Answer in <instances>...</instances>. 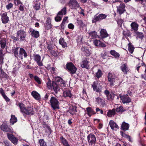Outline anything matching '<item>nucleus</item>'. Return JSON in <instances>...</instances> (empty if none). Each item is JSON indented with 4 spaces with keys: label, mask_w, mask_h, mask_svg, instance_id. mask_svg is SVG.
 Instances as JSON below:
<instances>
[{
    "label": "nucleus",
    "mask_w": 146,
    "mask_h": 146,
    "mask_svg": "<svg viewBox=\"0 0 146 146\" xmlns=\"http://www.w3.org/2000/svg\"><path fill=\"white\" fill-rule=\"evenodd\" d=\"M18 106L20 108L21 112L24 116L26 115L33 114V108L31 107H25V105L22 103H19Z\"/></svg>",
    "instance_id": "1"
},
{
    "label": "nucleus",
    "mask_w": 146,
    "mask_h": 146,
    "mask_svg": "<svg viewBox=\"0 0 146 146\" xmlns=\"http://www.w3.org/2000/svg\"><path fill=\"white\" fill-rule=\"evenodd\" d=\"M50 105L53 110H55L56 109H59V102L58 99L55 97H52L50 100Z\"/></svg>",
    "instance_id": "2"
},
{
    "label": "nucleus",
    "mask_w": 146,
    "mask_h": 146,
    "mask_svg": "<svg viewBox=\"0 0 146 146\" xmlns=\"http://www.w3.org/2000/svg\"><path fill=\"white\" fill-rule=\"evenodd\" d=\"M87 140L89 146H94L96 142V138L92 133H90L87 136Z\"/></svg>",
    "instance_id": "3"
},
{
    "label": "nucleus",
    "mask_w": 146,
    "mask_h": 146,
    "mask_svg": "<svg viewBox=\"0 0 146 146\" xmlns=\"http://www.w3.org/2000/svg\"><path fill=\"white\" fill-rule=\"evenodd\" d=\"M33 57L34 60L36 62L38 66H42L43 65L42 62L44 58L42 59L40 56L38 54H35L33 55Z\"/></svg>",
    "instance_id": "4"
},
{
    "label": "nucleus",
    "mask_w": 146,
    "mask_h": 146,
    "mask_svg": "<svg viewBox=\"0 0 146 146\" xmlns=\"http://www.w3.org/2000/svg\"><path fill=\"white\" fill-rule=\"evenodd\" d=\"M17 37L19 38L20 41H23L25 40L26 36V33L24 30L21 29L18 31L17 34Z\"/></svg>",
    "instance_id": "5"
},
{
    "label": "nucleus",
    "mask_w": 146,
    "mask_h": 146,
    "mask_svg": "<svg viewBox=\"0 0 146 146\" xmlns=\"http://www.w3.org/2000/svg\"><path fill=\"white\" fill-rule=\"evenodd\" d=\"M67 68L68 69L69 72L72 74L75 73L77 70V68L71 62L68 63L66 65Z\"/></svg>",
    "instance_id": "6"
},
{
    "label": "nucleus",
    "mask_w": 146,
    "mask_h": 146,
    "mask_svg": "<svg viewBox=\"0 0 146 146\" xmlns=\"http://www.w3.org/2000/svg\"><path fill=\"white\" fill-rule=\"evenodd\" d=\"M119 97L122 103L123 104L128 103L131 102L130 98L129 97L128 95L127 94L123 95L120 94Z\"/></svg>",
    "instance_id": "7"
},
{
    "label": "nucleus",
    "mask_w": 146,
    "mask_h": 146,
    "mask_svg": "<svg viewBox=\"0 0 146 146\" xmlns=\"http://www.w3.org/2000/svg\"><path fill=\"white\" fill-rule=\"evenodd\" d=\"M19 52V58L21 59L22 60L23 59V56L25 58H26L28 56L27 53L23 48H20Z\"/></svg>",
    "instance_id": "8"
},
{
    "label": "nucleus",
    "mask_w": 146,
    "mask_h": 146,
    "mask_svg": "<svg viewBox=\"0 0 146 146\" xmlns=\"http://www.w3.org/2000/svg\"><path fill=\"white\" fill-rule=\"evenodd\" d=\"M92 87L94 91L99 93L101 92L102 87L99 83L94 82L93 84L92 85Z\"/></svg>",
    "instance_id": "9"
},
{
    "label": "nucleus",
    "mask_w": 146,
    "mask_h": 146,
    "mask_svg": "<svg viewBox=\"0 0 146 146\" xmlns=\"http://www.w3.org/2000/svg\"><path fill=\"white\" fill-rule=\"evenodd\" d=\"M68 5L71 8L79 7V5L76 0H70Z\"/></svg>",
    "instance_id": "10"
},
{
    "label": "nucleus",
    "mask_w": 146,
    "mask_h": 146,
    "mask_svg": "<svg viewBox=\"0 0 146 146\" xmlns=\"http://www.w3.org/2000/svg\"><path fill=\"white\" fill-rule=\"evenodd\" d=\"M7 135L8 139L11 141L12 143L15 145L17 144L18 139L13 135L9 133H7Z\"/></svg>",
    "instance_id": "11"
},
{
    "label": "nucleus",
    "mask_w": 146,
    "mask_h": 146,
    "mask_svg": "<svg viewBox=\"0 0 146 146\" xmlns=\"http://www.w3.org/2000/svg\"><path fill=\"white\" fill-rule=\"evenodd\" d=\"M125 5L123 3H121L118 6H117V11L118 12L120 15L123 14L125 11Z\"/></svg>",
    "instance_id": "12"
},
{
    "label": "nucleus",
    "mask_w": 146,
    "mask_h": 146,
    "mask_svg": "<svg viewBox=\"0 0 146 146\" xmlns=\"http://www.w3.org/2000/svg\"><path fill=\"white\" fill-rule=\"evenodd\" d=\"M93 72H94L95 76L98 78L101 77L102 75V73L101 70L97 68L96 67H94L93 68Z\"/></svg>",
    "instance_id": "13"
},
{
    "label": "nucleus",
    "mask_w": 146,
    "mask_h": 146,
    "mask_svg": "<svg viewBox=\"0 0 146 146\" xmlns=\"http://www.w3.org/2000/svg\"><path fill=\"white\" fill-rule=\"evenodd\" d=\"M1 129L4 131L12 133V131L8 125L5 123L2 124L1 126Z\"/></svg>",
    "instance_id": "14"
},
{
    "label": "nucleus",
    "mask_w": 146,
    "mask_h": 146,
    "mask_svg": "<svg viewBox=\"0 0 146 146\" xmlns=\"http://www.w3.org/2000/svg\"><path fill=\"white\" fill-rule=\"evenodd\" d=\"M1 19L3 23L6 24L7 23L9 20V18L7 16V13L6 12H5L1 15Z\"/></svg>",
    "instance_id": "15"
},
{
    "label": "nucleus",
    "mask_w": 146,
    "mask_h": 146,
    "mask_svg": "<svg viewBox=\"0 0 146 146\" xmlns=\"http://www.w3.org/2000/svg\"><path fill=\"white\" fill-rule=\"evenodd\" d=\"M115 76L114 75L111 73H109L108 75V78L109 81L110 82V85L111 86H113L115 81Z\"/></svg>",
    "instance_id": "16"
},
{
    "label": "nucleus",
    "mask_w": 146,
    "mask_h": 146,
    "mask_svg": "<svg viewBox=\"0 0 146 146\" xmlns=\"http://www.w3.org/2000/svg\"><path fill=\"white\" fill-rule=\"evenodd\" d=\"M104 93L106 96L107 98L109 100H112L114 98V94L112 93H110L107 90H105Z\"/></svg>",
    "instance_id": "17"
},
{
    "label": "nucleus",
    "mask_w": 146,
    "mask_h": 146,
    "mask_svg": "<svg viewBox=\"0 0 146 146\" xmlns=\"http://www.w3.org/2000/svg\"><path fill=\"white\" fill-rule=\"evenodd\" d=\"M81 51L84 53L87 56H89L90 55V52L89 48L86 46H82L81 48Z\"/></svg>",
    "instance_id": "18"
},
{
    "label": "nucleus",
    "mask_w": 146,
    "mask_h": 146,
    "mask_svg": "<svg viewBox=\"0 0 146 146\" xmlns=\"http://www.w3.org/2000/svg\"><path fill=\"white\" fill-rule=\"evenodd\" d=\"M29 31L32 36L35 38H37L39 36V33L38 31H35L32 28H30L29 29Z\"/></svg>",
    "instance_id": "19"
},
{
    "label": "nucleus",
    "mask_w": 146,
    "mask_h": 146,
    "mask_svg": "<svg viewBox=\"0 0 146 146\" xmlns=\"http://www.w3.org/2000/svg\"><path fill=\"white\" fill-rule=\"evenodd\" d=\"M94 44L97 46L98 47H105L106 44L100 41V40L97 39L95 40L94 41Z\"/></svg>",
    "instance_id": "20"
},
{
    "label": "nucleus",
    "mask_w": 146,
    "mask_h": 146,
    "mask_svg": "<svg viewBox=\"0 0 146 146\" xmlns=\"http://www.w3.org/2000/svg\"><path fill=\"white\" fill-rule=\"evenodd\" d=\"M52 86L53 87V89L56 94L58 93V92L60 90V88L59 86L58 85L57 83L54 82H53L52 84Z\"/></svg>",
    "instance_id": "21"
},
{
    "label": "nucleus",
    "mask_w": 146,
    "mask_h": 146,
    "mask_svg": "<svg viewBox=\"0 0 146 146\" xmlns=\"http://www.w3.org/2000/svg\"><path fill=\"white\" fill-rule=\"evenodd\" d=\"M120 68L121 70L124 74H126L129 71L128 67L125 64H121Z\"/></svg>",
    "instance_id": "22"
},
{
    "label": "nucleus",
    "mask_w": 146,
    "mask_h": 146,
    "mask_svg": "<svg viewBox=\"0 0 146 146\" xmlns=\"http://www.w3.org/2000/svg\"><path fill=\"white\" fill-rule=\"evenodd\" d=\"M31 95L36 100H38L40 99V95L35 91H33L32 92Z\"/></svg>",
    "instance_id": "23"
},
{
    "label": "nucleus",
    "mask_w": 146,
    "mask_h": 146,
    "mask_svg": "<svg viewBox=\"0 0 146 146\" xmlns=\"http://www.w3.org/2000/svg\"><path fill=\"white\" fill-rule=\"evenodd\" d=\"M109 124L112 129H114V128L118 129H119L118 125L115 123L113 121L111 120L110 121Z\"/></svg>",
    "instance_id": "24"
},
{
    "label": "nucleus",
    "mask_w": 146,
    "mask_h": 146,
    "mask_svg": "<svg viewBox=\"0 0 146 146\" xmlns=\"http://www.w3.org/2000/svg\"><path fill=\"white\" fill-rule=\"evenodd\" d=\"M129 127V125L128 123L123 121L121 124V128L124 131L127 130Z\"/></svg>",
    "instance_id": "25"
},
{
    "label": "nucleus",
    "mask_w": 146,
    "mask_h": 146,
    "mask_svg": "<svg viewBox=\"0 0 146 146\" xmlns=\"http://www.w3.org/2000/svg\"><path fill=\"white\" fill-rule=\"evenodd\" d=\"M81 65L82 68H85L87 69H89L90 68L88 65V62L86 60L83 61Z\"/></svg>",
    "instance_id": "26"
},
{
    "label": "nucleus",
    "mask_w": 146,
    "mask_h": 146,
    "mask_svg": "<svg viewBox=\"0 0 146 146\" xmlns=\"http://www.w3.org/2000/svg\"><path fill=\"white\" fill-rule=\"evenodd\" d=\"M96 102L100 106L103 107L105 105V101L103 99L98 97L96 98Z\"/></svg>",
    "instance_id": "27"
},
{
    "label": "nucleus",
    "mask_w": 146,
    "mask_h": 146,
    "mask_svg": "<svg viewBox=\"0 0 146 146\" xmlns=\"http://www.w3.org/2000/svg\"><path fill=\"white\" fill-rule=\"evenodd\" d=\"M130 26L131 29L135 31H136L138 30L139 25L136 22H133L131 24Z\"/></svg>",
    "instance_id": "28"
},
{
    "label": "nucleus",
    "mask_w": 146,
    "mask_h": 146,
    "mask_svg": "<svg viewBox=\"0 0 146 146\" xmlns=\"http://www.w3.org/2000/svg\"><path fill=\"white\" fill-rule=\"evenodd\" d=\"M100 36L102 38H106L108 36L106 31L104 29H102L100 31Z\"/></svg>",
    "instance_id": "29"
},
{
    "label": "nucleus",
    "mask_w": 146,
    "mask_h": 146,
    "mask_svg": "<svg viewBox=\"0 0 146 146\" xmlns=\"http://www.w3.org/2000/svg\"><path fill=\"white\" fill-rule=\"evenodd\" d=\"M1 47L2 48H5L6 44V41L5 38H1L0 40Z\"/></svg>",
    "instance_id": "30"
},
{
    "label": "nucleus",
    "mask_w": 146,
    "mask_h": 146,
    "mask_svg": "<svg viewBox=\"0 0 146 146\" xmlns=\"http://www.w3.org/2000/svg\"><path fill=\"white\" fill-rule=\"evenodd\" d=\"M120 133L122 137L126 138L130 142H132L133 140L131 139L130 136L129 135H127L122 131H120Z\"/></svg>",
    "instance_id": "31"
},
{
    "label": "nucleus",
    "mask_w": 146,
    "mask_h": 146,
    "mask_svg": "<svg viewBox=\"0 0 146 146\" xmlns=\"http://www.w3.org/2000/svg\"><path fill=\"white\" fill-rule=\"evenodd\" d=\"M120 133L122 137L126 138L130 142H132L133 140L131 139L130 136L129 135H127L122 131H120Z\"/></svg>",
    "instance_id": "32"
},
{
    "label": "nucleus",
    "mask_w": 146,
    "mask_h": 146,
    "mask_svg": "<svg viewBox=\"0 0 146 146\" xmlns=\"http://www.w3.org/2000/svg\"><path fill=\"white\" fill-rule=\"evenodd\" d=\"M59 43L61 44L63 48H65L67 46L66 43L64 41L63 38H61L59 40Z\"/></svg>",
    "instance_id": "33"
},
{
    "label": "nucleus",
    "mask_w": 146,
    "mask_h": 146,
    "mask_svg": "<svg viewBox=\"0 0 146 146\" xmlns=\"http://www.w3.org/2000/svg\"><path fill=\"white\" fill-rule=\"evenodd\" d=\"M115 114V109H113L112 110H109L107 113V115L109 117H111L112 115L114 116Z\"/></svg>",
    "instance_id": "34"
},
{
    "label": "nucleus",
    "mask_w": 146,
    "mask_h": 146,
    "mask_svg": "<svg viewBox=\"0 0 146 146\" xmlns=\"http://www.w3.org/2000/svg\"><path fill=\"white\" fill-rule=\"evenodd\" d=\"M110 52V54L113 56L115 58H118L119 57L120 55L119 54L116 52L114 50H111Z\"/></svg>",
    "instance_id": "35"
},
{
    "label": "nucleus",
    "mask_w": 146,
    "mask_h": 146,
    "mask_svg": "<svg viewBox=\"0 0 146 146\" xmlns=\"http://www.w3.org/2000/svg\"><path fill=\"white\" fill-rule=\"evenodd\" d=\"M19 48L18 47L13 50V53L15 57L17 58H19V53H18Z\"/></svg>",
    "instance_id": "36"
},
{
    "label": "nucleus",
    "mask_w": 146,
    "mask_h": 146,
    "mask_svg": "<svg viewBox=\"0 0 146 146\" xmlns=\"http://www.w3.org/2000/svg\"><path fill=\"white\" fill-rule=\"evenodd\" d=\"M17 121V118L15 117V115H11V118L10 120V122L12 125H13Z\"/></svg>",
    "instance_id": "37"
},
{
    "label": "nucleus",
    "mask_w": 146,
    "mask_h": 146,
    "mask_svg": "<svg viewBox=\"0 0 146 146\" xmlns=\"http://www.w3.org/2000/svg\"><path fill=\"white\" fill-rule=\"evenodd\" d=\"M86 110L87 112V114L89 116H91L90 113H92L93 114H96V113L94 112V111L93 109H92L90 107H88L86 108Z\"/></svg>",
    "instance_id": "38"
},
{
    "label": "nucleus",
    "mask_w": 146,
    "mask_h": 146,
    "mask_svg": "<svg viewBox=\"0 0 146 146\" xmlns=\"http://www.w3.org/2000/svg\"><path fill=\"white\" fill-rule=\"evenodd\" d=\"M66 8L65 7H64L58 13V15H60L61 16H62L63 15H65L66 14Z\"/></svg>",
    "instance_id": "39"
},
{
    "label": "nucleus",
    "mask_w": 146,
    "mask_h": 146,
    "mask_svg": "<svg viewBox=\"0 0 146 146\" xmlns=\"http://www.w3.org/2000/svg\"><path fill=\"white\" fill-rule=\"evenodd\" d=\"M63 96L64 97H71L72 95L70 92L69 90H66L63 92Z\"/></svg>",
    "instance_id": "40"
},
{
    "label": "nucleus",
    "mask_w": 146,
    "mask_h": 146,
    "mask_svg": "<svg viewBox=\"0 0 146 146\" xmlns=\"http://www.w3.org/2000/svg\"><path fill=\"white\" fill-rule=\"evenodd\" d=\"M128 50L129 52L132 53L134 51V48L133 45L131 43H129L128 44Z\"/></svg>",
    "instance_id": "41"
},
{
    "label": "nucleus",
    "mask_w": 146,
    "mask_h": 146,
    "mask_svg": "<svg viewBox=\"0 0 146 146\" xmlns=\"http://www.w3.org/2000/svg\"><path fill=\"white\" fill-rule=\"evenodd\" d=\"M2 50L0 49V64L1 66L3 64L4 59L3 54L2 53Z\"/></svg>",
    "instance_id": "42"
},
{
    "label": "nucleus",
    "mask_w": 146,
    "mask_h": 146,
    "mask_svg": "<svg viewBox=\"0 0 146 146\" xmlns=\"http://www.w3.org/2000/svg\"><path fill=\"white\" fill-rule=\"evenodd\" d=\"M62 142V144L64 146H70L67 140L65 138L62 137L61 138Z\"/></svg>",
    "instance_id": "43"
},
{
    "label": "nucleus",
    "mask_w": 146,
    "mask_h": 146,
    "mask_svg": "<svg viewBox=\"0 0 146 146\" xmlns=\"http://www.w3.org/2000/svg\"><path fill=\"white\" fill-rule=\"evenodd\" d=\"M38 143L40 146H47L46 143L43 139L39 140Z\"/></svg>",
    "instance_id": "44"
},
{
    "label": "nucleus",
    "mask_w": 146,
    "mask_h": 146,
    "mask_svg": "<svg viewBox=\"0 0 146 146\" xmlns=\"http://www.w3.org/2000/svg\"><path fill=\"white\" fill-rule=\"evenodd\" d=\"M101 20L99 15L96 16H95L92 20V22L95 23L97 21Z\"/></svg>",
    "instance_id": "45"
},
{
    "label": "nucleus",
    "mask_w": 146,
    "mask_h": 146,
    "mask_svg": "<svg viewBox=\"0 0 146 146\" xmlns=\"http://www.w3.org/2000/svg\"><path fill=\"white\" fill-rule=\"evenodd\" d=\"M40 7V3L39 2H36L35 3V6L34 7V8L36 10H39Z\"/></svg>",
    "instance_id": "46"
},
{
    "label": "nucleus",
    "mask_w": 146,
    "mask_h": 146,
    "mask_svg": "<svg viewBox=\"0 0 146 146\" xmlns=\"http://www.w3.org/2000/svg\"><path fill=\"white\" fill-rule=\"evenodd\" d=\"M76 112V108L74 107H72V108H71L69 110V113L72 115L75 113Z\"/></svg>",
    "instance_id": "47"
},
{
    "label": "nucleus",
    "mask_w": 146,
    "mask_h": 146,
    "mask_svg": "<svg viewBox=\"0 0 146 146\" xmlns=\"http://www.w3.org/2000/svg\"><path fill=\"white\" fill-rule=\"evenodd\" d=\"M62 16L58 15V13L57 16L55 18V21L57 22L60 21L62 20Z\"/></svg>",
    "instance_id": "48"
},
{
    "label": "nucleus",
    "mask_w": 146,
    "mask_h": 146,
    "mask_svg": "<svg viewBox=\"0 0 146 146\" xmlns=\"http://www.w3.org/2000/svg\"><path fill=\"white\" fill-rule=\"evenodd\" d=\"M34 79L38 84H41V79L39 78L38 76H35L34 77Z\"/></svg>",
    "instance_id": "49"
},
{
    "label": "nucleus",
    "mask_w": 146,
    "mask_h": 146,
    "mask_svg": "<svg viewBox=\"0 0 146 146\" xmlns=\"http://www.w3.org/2000/svg\"><path fill=\"white\" fill-rule=\"evenodd\" d=\"M51 19L50 18H48L46 19V25H48V28L49 29L51 28Z\"/></svg>",
    "instance_id": "50"
},
{
    "label": "nucleus",
    "mask_w": 146,
    "mask_h": 146,
    "mask_svg": "<svg viewBox=\"0 0 146 146\" xmlns=\"http://www.w3.org/2000/svg\"><path fill=\"white\" fill-rule=\"evenodd\" d=\"M58 85L61 87H64L65 86V82L63 80L62 78L60 80V83H57Z\"/></svg>",
    "instance_id": "51"
},
{
    "label": "nucleus",
    "mask_w": 146,
    "mask_h": 146,
    "mask_svg": "<svg viewBox=\"0 0 146 146\" xmlns=\"http://www.w3.org/2000/svg\"><path fill=\"white\" fill-rule=\"evenodd\" d=\"M90 35L93 38H96L97 36V33L95 31H93L91 32L90 33Z\"/></svg>",
    "instance_id": "52"
},
{
    "label": "nucleus",
    "mask_w": 146,
    "mask_h": 146,
    "mask_svg": "<svg viewBox=\"0 0 146 146\" xmlns=\"http://www.w3.org/2000/svg\"><path fill=\"white\" fill-rule=\"evenodd\" d=\"M144 37V35L142 33H137V38L140 39H142Z\"/></svg>",
    "instance_id": "53"
},
{
    "label": "nucleus",
    "mask_w": 146,
    "mask_h": 146,
    "mask_svg": "<svg viewBox=\"0 0 146 146\" xmlns=\"http://www.w3.org/2000/svg\"><path fill=\"white\" fill-rule=\"evenodd\" d=\"M62 78L61 77L59 76L55 77V79L56 82H55L57 83H60V80H61Z\"/></svg>",
    "instance_id": "54"
},
{
    "label": "nucleus",
    "mask_w": 146,
    "mask_h": 146,
    "mask_svg": "<svg viewBox=\"0 0 146 146\" xmlns=\"http://www.w3.org/2000/svg\"><path fill=\"white\" fill-rule=\"evenodd\" d=\"M77 23L80 26L84 27L85 26V25L83 22L80 20H77Z\"/></svg>",
    "instance_id": "55"
},
{
    "label": "nucleus",
    "mask_w": 146,
    "mask_h": 146,
    "mask_svg": "<svg viewBox=\"0 0 146 146\" xmlns=\"http://www.w3.org/2000/svg\"><path fill=\"white\" fill-rule=\"evenodd\" d=\"M123 34L126 37L129 36L130 35V33L128 31H124Z\"/></svg>",
    "instance_id": "56"
},
{
    "label": "nucleus",
    "mask_w": 146,
    "mask_h": 146,
    "mask_svg": "<svg viewBox=\"0 0 146 146\" xmlns=\"http://www.w3.org/2000/svg\"><path fill=\"white\" fill-rule=\"evenodd\" d=\"M101 20L105 19L107 16V15L105 14H101L99 15Z\"/></svg>",
    "instance_id": "57"
},
{
    "label": "nucleus",
    "mask_w": 146,
    "mask_h": 146,
    "mask_svg": "<svg viewBox=\"0 0 146 146\" xmlns=\"http://www.w3.org/2000/svg\"><path fill=\"white\" fill-rule=\"evenodd\" d=\"M50 52L54 56H56L58 55V52L55 50H52L50 51Z\"/></svg>",
    "instance_id": "58"
},
{
    "label": "nucleus",
    "mask_w": 146,
    "mask_h": 146,
    "mask_svg": "<svg viewBox=\"0 0 146 146\" xmlns=\"http://www.w3.org/2000/svg\"><path fill=\"white\" fill-rule=\"evenodd\" d=\"M3 143L5 146H12L11 143L8 141L5 140L3 141Z\"/></svg>",
    "instance_id": "59"
},
{
    "label": "nucleus",
    "mask_w": 146,
    "mask_h": 146,
    "mask_svg": "<svg viewBox=\"0 0 146 146\" xmlns=\"http://www.w3.org/2000/svg\"><path fill=\"white\" fill-rule=\"evenodd\" d=\"M123 108L122 106H120L118 108H117L115 110V111L116 110V112H119L120 111H123Z\"/></svg>",
    "instance_id": "60"
},
{
    "label": "nucleus",
    "mask_w": 146,
    "mask_h": 146,
    "mask_svg": "<svg viewBox=\"0 0 146 146\" xmlns=\"http://www.w3.org/2000/svg\"><path fill=\"white\" fill-rule=\"evenodd\" d=\"M47 87L49 89H50L52 88V86L50 81H48L46 83Z\"/></svg>",
    "instance_id": "61"
},
{
    "label": "nucleus",
    "mask_w": 146,
    "mask_h": 146,
    "mask_svg": "<svg viewBox=\"0 0 146 146\" xmlns=\"http://www.w3.org/2000/svg\"><path fill=\"white\" fill-rule=\"evenodd\" d=\"M13 5L12 3H9L6 5V8L7 9L9 10L13 7Z\"/></svg>",
    "instance_id": "62"
},
{
    "label": "nucleus",
    "mask_w": 146,
    "mask_h": 146,
    "mask_svg": "<svg viewBox=\"0 0 146 146\" xmlns=\"http://www.w3.org/2000/svg\"><path fill=\"white\" fill-rule=\"evenodd\" d=\"M68 27L70 29H73L74 28V26L72 24L70 23L68 24Z\"/></svg>",
    "instance_id": "63"
},
{
    "label": "nucleus",
    "mask_w": 146,
    "mask_h": 146,
    "mask_svg": "<svg viewBox=\"0 0 146 146\" xmlns=\"http://www.w3.org/2000/svg\"><path fill=\"white\" fill-rule=\"evenodd\" d=\"M123 22V21L121 19H119L117 21V23L120 25H121Z\"/></svg>",
    "instance_id": "64"
}]
</instances>
